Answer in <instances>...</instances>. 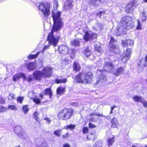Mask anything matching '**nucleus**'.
Here are the masks:
<instances>
[{"label": "nucleus", "instance_id": "obj_1", "mask_svg": "<svg viewBox=\"0 0 147 147\" xmlns=\"http://www.w3.org/2000/svg\"><path fill=\"white\" fill-rule=\"evenodd\" d=\"M61 12L54 10L53 11L52 17L54 24L51 32L48 35L47 41H48L49 45H45L42 51L44 52L46 50L49 49L50 46L53 45L54 47L57 46L59 38L55 37L53 35L55 31L59 30L63 26V23L60 17Z\"/></svg>", "mask_w": 147, "mask_h": 147}, {"label": "nucleus", "instance_id": "obj_2", "mask_svg": "<svg viewBox=\"0 0 147 147\" xmlns=\"http://www.w3.org/2000/svg\"><path fill=\"white\" fill-rule=\"evenodd\" d=\"M104 69L102 70H98L101 74V76L100 77V81L102 80H106V78L104 74H102L103 72H105V71L109 72H112L115 69V67L110 62H107L105 63L104 64Z\"/></svg>", "mask_w": 147, "mask_h": 147}, {"label": "nucleus", "instance_id": "obj_3", "mask_svg": "<svg viewBox=\"0 0 147 147\" xmlns=\"http://www.w3.org/2000/svg\"><path fill=\"white\" fill-rule=\"evenodd\" d=\"M73 113L72 109L65 108L60 112L58 117L61 120H67L71 117Z\"/></svg>", "mask_w": 147, "mask_h": 147}, {"label": "nucleus", "instance_id": "obj_4", "mask_svg": "<svg viewBox=\"0 0 147 147\" xmlns=\"http://www.w3.org/2000/svg\"><path fill=\"white\" fill-rule=\"evenodd\" d=\"M120 23L124 26V27L126 28L127 29L132 28L134 26V22L133 18L129 16L124 17L122 18Z\"/></svg>", "mask_w": 147, "mask_h": 147}, {"label": "nucleus", "instance_id": "obj_5", "mask_svg": "<svg viewBox=\"0 0 147 147\" xmlns=\"http://www.w3.org/2000/svg\"><path fill=\"white\" fill-rule=\"evenodd\" d=\"M39 9L43 13L45 16L47 17L49 14V7L48 3H38Z\"/></svg>", "mask_w": 147, "mask_h": 147}, {"label": "nucleus", "instance_id": "obj_6", "mask_svg": "<svg viewBox=\"0 0 147 147\" xmlns=\"http://www.w3.org/2000/svg\"><path fill=\"white\" fill-rule=\"evenodd\" d=\"M116 41L113 37L111 38L109 47L110 48V51L116 53H118L119 50V47L115 44Z\"/></svg>", "mask_w": 147, "mask_h": 147}, {"label": "nucleus", "instance_id": "obj_7", "mask_svg": "<svg viewBox=\"0 0 147 147\" xmlns=\"http://www.w3.org/2000/svg\"><path fill=\"white\" fill-rule=\"evenodd\" d=\"M59 50L60 53L64 55H66L68 53L69 51V53L74 54L75 53V51L74 49H70L69 50L68 49L67 47L65 46H60L59 47Z\"/></svg>", "mask_w": 147, "mask_h": 147}, {"label": "nucleus", "instance_id": "obj_8", "mask_svg": "<svg viewBox=\"0 0 147 147\" xmlns=\"http://www.w3.org/2000/svg\"><path fill=\"white\" fill-rule=\"evenodd\" d=\"M96 34L92 32H87L83 37L84 39L87 42L90 39L96 37Z\"/></svg>", "mask_w": 147, "mask_h": 147}, {"label": "nucleus", "instance_id": "obj_9", "mask_svg": "<svg viewBox=\"0 0 147 147\" xmlns=\"http://www.w3.org/2000/svg\"><path fill=\"white\" fill-rule=\"evenodd\" d=\"M53 68L51 67H45L44 68L42 71V74L44 78H49L52 75Z\"/></svg>", "mask_w": 147, "mask_h": 147}, {"label": "nucleus", "instance_id": "obj_10", "mask_svg": "<svg viewBox=\"0 0 147 147\" xmlns=\"http://www.w3.org/2000/svg\"><path fill=\"white\" fill-rule=\"evenodd\" d=\"M14 131L20 137L23 138L26 135L25 132L23 130L22 127L18 126L14 128Z\"/></svg>", "mask_w": 147, "mask_h": 147}, {"label": "nucleus", "instance_id": "obj_11", "mask_svg": "<svg viewBox=\"0 0 147 147\" xmlns=\"http://www.w3.org/2000/svg\"><path fill=\"white\" fill-rule=\"evenodd\" d=\"M131 52V50L130 49H127L124 52L121 56V59L123 62H125L127 60L130 59Z\"/></svg>", "mask_w": 147, "mask_h": 147}, {"label": "nucleus", "instance_id": "obj_12", "mask_svg": "<svg viewBox=\"0 0 147 147\" xmlns=\"http://www.w3.org/2000/svg\"><path fill=\"white\" fill-rule=\"evenodd\" d=\"M92 73L90 72L84 74V84L90 83L92 80Z\"/></svg>", "mask_w": 147, "mask_h": 147}, {"label": "nucleus", "instance_id": "obj_13", "mask_svg": "<svg viewBox=\"0 0 147 147\" xmlns=\"http://www.w3.org/2000/svg\"><path fill=\"white\" fill-rule=\"evenodd\" d=\"M84 73L81 72L75 76V80L76 82L84 84Z\"/></svg>", "mask_w": 147, "mask_h": 147}, {"label": "nucleus", "instance_id": "obj_14", "mask_svg": "<svg viewBox=\"0 0 147 147\" xmlns=\"http://www.w3.org/2000/svg\"><path fill=\"white\" fill-rule=\"evenodd\" d=\"M119 24L120 26L118 27L117 30L118 32H117V35H124L126 33V28H124V26L122 25L120 22Z\"/></svg>", "mask_w": 147, "mask_h": 147}, {"label": "nucleus", "instance_id": "obj_15", "mask_svg": "<svg viewBox=\"0 0 147 147\" xmlns=\"http://www.w3.org/2000/svg\"><path fill=\"white\" fill-rule=\"evenodd\" d=\"M21 78H23L24 80H26V77L24 74L20 73L14 75L13 77V81H17L20 80Z\"/></svg>", "mask_w": 147, "mask_h": 147}, {"label": "nucleus", "instance_id": "obj_16", "mask_svg": "<svg viewBox=\"0 0 147 147\" xmlns=\"http://www.w3.org/2000/svg\"><path fill=\"white\" fill-rule=\"evenodd\" d=\"M33 75L34 79L36 80H39L41 78L43 77L42 72L39 71H34Z\"/></svg>", "mask_w": 147, "mask_h": 147}, {"label": "nucleus", "instance_id": "obj_17", "mask_svg": "<svg viewBox=\"0 0 147 147\" xmlns=\"http://www.w3.org/2000/svg\"><path fill=\"white\" fill-rule=\"evenodd\" d=\"M134 41L133 40H126L122 41V45L124 47L133 45Z\"/></svg>", "mask_w": 147, "mask_h": 147}, {"label": "nucleus", "instance_id": "obj_18", "mask_svg": "<svg viewBox=\"0 0 147 147\" xmlns=\"http://www.w3.org/2000/svg\"><path fill=\"white\" fill-rule=\"evenodd\" d=\"M73 0H67L64 5V8L65 9H68L73 6Z\"/></svg>", "mask_w": 147, "mask_h": 147}, {"label": "nucleus", "instance_id": "obj_19", "mask_svg": "<svg viewBox=\"0 0 147 147\" xmlns=\"http://www.w3.org/2000/svg\"><path fill=\"white\" fill-rule=\"evenodd\" d=\"M111 123H112L111 127L113 128L117 127L118 126V122L117 119L114 118L111 120Z\"/></svg>", "mask_w": 147, "mask_h": 147}, {"label": "nucleus", "instance_id": "obj_20", "mask_svg": "<svg viewBox=\"0 0 147 147\" xmlns=\"http://www.w3.org/2000/svg\"><path fill=\"white\" fill-rule=\"evenodd\" d=\"M134 6V4L132 3H129L125 7L126 12L129 13L131 12L133 10V7Z\"/></svg>", "mask_w": 147, "mask_h": 147}, {"label": "nucleus", "instance_id": "obj_21", "mask_svg": "<svg viewBox=\"0 0 147 147\" xmlns=\"http://www.w3.org/2000/svg\"><path fill=\"white\" fill-rule=\"evenodd\" d=\"M146 62L145 59H140L137 63L138 66L142 67H145L146 66Z\"/></svg>", "mask_w": 147, "mask_h": 147}, {"label": "nucleus", "instance_id": "obj_22", "mask_svg": "<svg viewBox=\"0 0 147 147\" xmlns=\"http://www.w3.org/2000/svg\"><path fill=\"white\" fill-rule=\"evenodd\" d=\"M124 71V69L122 67H120L116 69L114 74L115 75L118 76L123 74Z\"/></svg>", "mask_w": 147, "mask_h": 147}, {"label": "nucleus", "instance_id": "obj_23", "mask_svg": "<svg viewBox=\"0 0 147 147\" xmlns=\"http://www.w3.org/2000/svg\"><path fill=\"white\" fill-rule=\"evenodd\" d=\"M65 88L60 86L57 89V92L58 94L61 95L64 93L65 90Z\"/></svg>", "mask_w": 147, "mask_h": 147}, {"label": "nucleus", "instance_id": "obj_24", "mask_svg": "<svg viewBox=\"0 0 147 147\" xmlns=\"http://www.w3.org/2000/svg\"><path fill=\"white\" fill-rule=\"evenodd\" d=\"M114 137H109L107 140V144L108 146H111L114 142Z\"/></svg>", "mask_w": 147, "mask_h": 147}, {"label": "nucleus", "instance_id": "obj_25", "mask_svg": "<svg viewBox=\"0 0 147 147\" xmlns=\"http://www.w3.org/2000/svg\"><path fill=\"white\" fill-rule=\"evenodd\" d=\"M96 137V136L95 133H92L89 134L87 137L88 140L94 141Z\"/></svg>", "mask_w": 147, "mask_h": 147}, {"label": "nucleus", "instance_id": "obj_26", "mask_svg": "<svg viewBox=\"0 0 147 147\" xmlns=\"http://www.w3.org/2000/svg\"><path fill=\"white\" fill-rule=\"evenodd\" d=\"M73 69L74 71H79L80 69V65L77 62H75L73 64Z\"/></svg>", "mask_w": 147, "mask_h": 147}, {"label": "nucleus", "instance_id": "obj_27", "mask_svg": "<svg viewBox=\"0 0 147 147\" xmlns=\"http://www.w3.org/2000/svg\"><path fill=\"white\" fill-rule=\"evenodd\" d=\"M67 82V80L66 78H63V79H56L55 80V82L57 84L59 83H64Z\"/></svg>", "mask_w": 147, "mask_h": 147}, {"label": "nucleus", "instance_id": "obj_28", "mask_svg": "<svg viewBox=\"0 0 147 147\" xmlns=\"http://www.w3.org/2000/svg\"><path fill=\"white\" fill-rule=\"evenodd\" d=\"M133 98L135 101L137 102H141L142 99L141 96H138L137 95L134 96L133 97Z\"/></svg>", "mask_w": 147, "mask_h": 147}, {"label": "nucleus", "instance_id": "obj_29", "mask_svg": "<svg viewBox=\"0 0 147 147\" xmlns=\"http://www.w3.org/2000/svg\"><path fill=\"white\" fill-rule=\"evenodd\" d=\"M91 54L90 50L88 47L86 48L84 51V54L87 57L90 56Z\"/></svg>", "mask_w": 147, "mask_h": 147}, {"label": "nucleus", "instance_id": "obj_30", "mask_svg": "<svg viewBox=\"0 0 147 147\" xmlns=\"http://www.w3.org/2000/svg\"><path fill=\"white\" fill-rule=\"evenodd\" d=\"M142 24L139 20H137V24L136 26V29L137 30H141L142 29Z\"/></svg>", "mask_w": 147, "mask_h": 147}, {"label": "nucleus", "instance_id": "obj_31", "mask_svg": "<svg viewBox=\"0 0 147 147\" xmlns=\"http://www.w3.org/2000/svg\"><path fill=\"white\" fill-rule=\"evenodd\" d=\"M39 53L40 52H38L34 55H29L28 56V59H35L37 57Z\"/></svg>", "mask_w": 147, "mask_h": 147}, {"label": "nucleus", "instance_id": "obj_32", "mask_svg": "<svg viewBox=\"0 0 147 147\" xmlns=\"http://www.w3.org/2000/svg\"><path fill=\"white\" fill-rule=\"evenodd\" d=\"M34 68L33 63H30L28 64L27 68L29 71L32 70Z\"/></svg>", "mask_w": 147, "mask_h": 147}, {"label": "nucleus", "instance_id": "obj_33", "mask_svg": "<svg viewBox=\"0 0 147 147\" xmlns=\"http://www.w3.org/2000/svg\"><path fill=\"white\" fill-rule=\"evenodd\" d=\"M73 45L75 46H79L80 44V41L78 39H75L71 42Z\"/></svg>", "mask_w": 147, "mask_h": 147}, {"label": "nucleus", "instance_id": "obj_34", "mask_svg": "<svg viewBox=\"0 0 147 147\" xmlns=\"http://www.w3.org/2000/svg\"><path fill=\"white\" fill-rule=\"evenodd\" d=\"M95 50L98 52L101 53L102 52V50L100 46L96 45L95 46Z\"/></svg>", "mask_w": 147, "mask_h": 147}, {"label": "nucleus", "instance_id": "obj_35", "mask_svg": "<svg viewBox=\"0 0 147 147\" xmlns=\"http://www.w3.org/2000/svg\"><path fill=\"white\" fill-rule=\"evenodd\" d=\"M102 144L100 141H99L96 142L93 147H102Z\"/></svg>", "mask_w": 147, "mask_h": 147}, {"label": "nucleus", "instance_id": "obj_36", "mask_svg": "<svg viewBox=\"0 0 147 147\" xmlns=\"http://www.w3.org/2000/svg\"><path fill=\"white\" fill-rule=\"evenodd\" d=\"M22 110L24 113H27L29 111V109L28 108L27 105H25L23 106L22 107Z\"/></svg>", "mask_w": 147, "mask_h": 147}, {"label": "nucleus", "instance_id": "obj_37", "mask_svg": "<svg viewBox=\"0 0 147 147\" xmlns=\"http://www.w3.org/2000/svg\"><path fill=\"white\" fill-rule=\"evenodd\" d=\"M51 91L50 88H48L45 91L44 94H49L50 95V97H51Z\"/></svg>", "mask_w": 147, "mask_h": 147}, {"label": "nucleus", "instance_id": "obj_38", "mask_svg": "<svg viewBox=\"0 0 147 147\" xmlns=\"http://www.w3.org/2000/svg\"><path fill=\"white\" fill-rule=\"evenodd\" d=\"M15 95L13 93H11L9 94L8 96V98L9 100H10L12 99H14L15 98Z\"/></svg>", "mask_w": 147, "mask_h": 147}, {"label": "nucleus", "instance_id": "obj_39", "mask_svg": "<svg viewBox=\"0 0 147 147\" xmlns=\"http://www.w3.org/2000/svg\"><path fill=\"white\" fill-rule=\"evenodd\" d=\"M93 2V4H94L96 5H99L101 3L100 0H91Z\"/></svg>", "mask_w": 147, "mask_h": 147}, {"label": "nucleus", "instance_id": "obj_40", "mask_svg": "<svg viewBox=\"0 0 147 147\" xmlns=\"http://www.w3.org/2000/svg\"><path fill=\"white\" fill-rule=\"evenodd\" d=\"M75 127V125L71 124L69 125H67L65 127V128L66 129H74Z\"/></svg>", "mask_w": 147, "mask_h": 147}, {"label": "nucleus", "instance_id": "obj_41", "mask_svg": "<svg viewBox=\"0 0 147 147\" xmlns=\"http://www.w3.org/2000/svg\"><path fill=\"white\" fill-rule=\"evenodd\" d=\"M61 131V129L56 130L54 131V134L56 136H59L60 135V133Z\"/></svg>", "mask_w": 147, "mask_h": 147}, {"label": "nucleus", "instance_id": "obj_42", "mask_svg": "<svg viewBox=\"0 0 147 147\" xmlns=\"http://www.w3.org/2000/svg\"><path fill=\"white\" fill-rule=\"evenodd\" d=\"M143 105L144 107L145 108L147 107V101L144 99H142L140 102Z\"/></svg>", "mask_w": 147, "mask_h": 147}, {"label": "nucleus", "instance_id": "obj_43", "mask_svg": "<svg viewBox=\"0 0 147 147\" xmlns=\"http://www.w3.org/2000/svg\"><path fill=\"white\" fill-rule=\"evenodd\" d=\"M24 99V98L23 97L19 96L17 98V101L19 102L20 103H22V102L23 101Z\"/></svg>", "mask_w": 147, "mask_h": 147}, {"label": "nucleus", "instance_id": "obj_44", "mask_svg": "<svg viewBox=\"0 0 147 147\" xmlns=\"http://www.w3.org/2000/svg\"><path fill=\"white\" fill-rule=\"evenodd\" d=\"M8 109H11L13 110H17V108L16 107L13 105H10L8 107Z\"/></svg>", "mask_w": 147, "mask_h": 147}, {"label": "nucleus", "instance_id": "obj_45", "mask_svg": "<svg viewBox=\"0 0 147 147\" xmlns=\"http://www.w3.org/2000/svg\"><path fill=\"white\" fill-rule=\"evenodd\" d=\"M34 118L37 121H38V113L36 112H35L34 113Z\"/></svg>", "mask_w": 147, "mask_h": 147}, {"label": "nucleus", "instance_id": "obj_46", "mask_svg": "<svg viewBox=\"0 0 147 147\" xmlns=\"http://www.w3.org/2000/svg\"><path fill=\"white\" fill-rule=\"evenodd\" d=\"M34 101L36 103V104H38L40 102V100L39 98L36 97H35L33 99Z\"/></svg>", "mask_w": 147, "mask_h": 147}, {"label": "nucleus", "instance_id": "obj_47", "mask_svg": "<svg viewBox=\"0 0 147 147\" xmlns=\"http://www.w3.org/2000/svg\"><path fill=\"white\" fill-rule=\"evenodd\" d=\"M6 111L5 108L0 105V112H4Z\"/></svg>", "mask_w": 147, "mask_h": 147}, {"label": "nucleus", "instance_id": "obj_48", "mask_svg": "<svg viewBox=\"0 0 147 147\" xmlns=\"http://www.w3.org/2000/svg\"><path fill=\"white\" fill-rule=\"evenodd\" d=\"M88 129L87 127H84L83 129V133L85 134L88 132Z\"/></svg>", "mask_w": 147, "mask_h": 147}, {"label": "nucleus", "instance_id": "obj_49", "mask_svg": "<svg viewBox=\"0 0 147 147\" xmlns=\"http://www.w3.org/2000/svg\"><path fill=\"white\" fill-rule=\"evenodd\" d=\"M33 95L34 93L33 92H30L28 94V96L30 98H33Z\"/></svg>", "mask_w": 147, "mask_h": 147}, {"label": "nucleus", "instance_id": "obj_50", "mask_svg": "<svg viewBox=\"0 0 147 147\" xmlns=\"http://www.w3.org/2000/svg\"><path fill=\"white\" fill-rule=\"evenodd\" d=\"M71 105L74 107H76L78 106L79 105L77 102H74L71 103Z\"/></svg>", "mask_w": 147, "mask_h": 147}, {"label": "nucleus", "instance_id": "obj_51", "mask_svg": "<svg viewBox=\"0 0 147 147\" xmlns=\"http://www.w3.org/2000/svg\"><path fill=\"white\" fill-rule=\"evenodd\" d=\"M141 16V20L142 22H144L146 20V16Z\"/></svg>", "mask_w": 147, "mask_h": 147}, {"label": "nucleus", "instance_id": "obj_52", "mask_svg": "<svg viewBox=\"0 0 147 147\" xmlns=\"http://www.w3.org/2000/svg\"><path fill=\"white\" fill-rule=\"evenodd\" d=\"M5 102V100L3 99L2 97L0 96V104H3Z\"/></svg>", "mask_w": 147, "mask_h": 147}, {"label": "nucleus", "instance_id": "obj_53", "mask_svg": "<svg viewBox=\"0 0 147 147\" xmlns=\"http://www.w3.org/2000/svg\"><path fill=\"white\" fill-rule=\"evenodd\" d=\"M89 127L90 128H94L96 127V126L95 125H92V123H90L89 124Z\"/></svg>", "mask_w": 147, "mask_h": 147}, {"label": "nucleus", "instance_id": "obj_54", "mask_svg": "<svg viewBox=\"0 0 147 147\" xmlns=\"http://www.w3.org/2000/svg\"><path fill=\"white\" fill-rule=\"evenodd\" d=\"M58 5V2L57 1H55L54 2V6H55L56 9L57 8V6Z\"/></svg>", "mask_w": 147, "mask_h": 147}, {"label": "nucleus", "instance_id": "obj_55", "mask_svg": "<svg viewBox=\"0 0 147 147\" xmlns=\"http://www.w3.org/2000/svg\"><path fill=\"white\" fill-rule=\"evenodd\" d=\"M44 120H46L49 123H50L51 121V120L48 118H44Z\"/></svg>", "mask_w": 147, "mask_h": 147}, {"label": "nucleus", "instance_id": "obj_56", "mask_svg": "<svg viewBox=\"0 0 147 147\" xmlns=\"http://www.w3.org/2000/svg\"><path fill=\"white\" fill-rule=\"evenodd\" d=\"M69 136V135L68 133H66L65 135H64L63 136V138H67Z\"/></svg>", "mask_w": 147, "mask_h": 147}, {"label": "nucleus", "instance_id": "obj_57", "mask_svg": "<svg viewBox=\"0 0 147 147\" xmlns=\"http://www.w3.org/2000/svg\"><path fill=\"white\" fill-rule=\"evenodd\" d=\"M40 147H48V145L46 143H43Z\"/></svg>", "mask_w": 147, "mask_h": 147}, {"label": "nucleus", "instance_id": "obj_58", "mask_svg": "<svg viewBox=\"0 0 147 147\" xmlns=\"http://www.w3.org/2000/svg\"><path fill=\"white\" fill-rule=\"evenodd\" d=\"M132 147H140V146L139 144H135L132 145Z\"/></svg>", "mask_w": 147, "mask_h": 147}, {"label": "nucleus", "instance_id": "obj_59", "mask_svg": "<svg viewBox=\"0 0 147 147\" xmlns=\"http://www.w3.org/2000/svg\"><path fill=\"white\" fill-rule=\"evenodd\" d=\"M27 80L28 81V82H30L31 81H32V78L29 77L28 79H27L26 78V80Z\"/></svg>", "mask_w": 147, "mask_h": 147}, {"label": "nucleus", "instance_id": "obj_60", "mask_svg": "<svg viewBox=\"0 0 147 147\" xmlns=\"http://www.w3.org/2000/svg\"><path fill=\"white\" fill-rule=\"evenodd\" d=\"M115 107H116V106H113L111 107V111L110 113V114H112L113 113V110L114 109Z\"/></svg>", "mask_w": 147, "mask_h": 147}, {"label": "nucleus", "instance_id": "obj_61", "mask_svg": "<svg viewBox=\"0 0 147 147\" xmlns=\"http://www.w3.org/2000/svg\"><path fill=\"white\" fill-rule=\"evenodd\" d=\"M63 147H70V145L68 144H65L63 145Z\"/></svg>", "mask_w": 147, "mask_h": 147}, {"label": "nucleus", "instance_id": "obj_62", "mask_svg": "<svg viewBox=\"0 0 147 147\" xmlns=\"http://www.w3.org/2000/svg\"><path fill=\"white\" fill-rule=\"evenodd\" d=\"M103 117L107 119H109L110 118V117L109 116H105L103 115Z\"/></svg>", "mask_w": 147, "mask_h": 147}, {"label": "nucleus", "instance_id": "obj_63", "mask_svg": "<svg viewBox=\"0 0 147 147\" xmlns=\"http://www.w3.org/2000/svg\"><path fill=\"white\" fill-rule=\"evenodd\" d=\"M146 15V11H144L142 12V15H141V16H145Z\"/></svg>", "mask_w": 147, "mask_h": 147}, {"label": "nucleus", "instance_id": "obj_64", "mask_svg": "<svg viewBox=\"0 0 147 147\" xmlns=\"http://www.w3.org/2000/svg\"><path fill=\"white\" fill-rule=\"evenodd\" d=\"M96 116H101L102 117V116H103V115L102 114H100L97 113Z\"/></svg>", "mask_w": 147, "mask_h": 147}]
</instances>
